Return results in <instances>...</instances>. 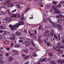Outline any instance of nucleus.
I'll return each mask as SVG.
<instances>
[{"label": "nucleus", "mask_w": 64, "mask_h": 64, "mask_svg": "<svg viewBox=\"0 0 64 64\" xmlns=\"http://www.w3.org/2000/svg\"><path fill=\"white\" fill-rule=\"evenodd\" d=\"M19 26H20V24H19L17 23L14 26H11V24H10L9 25V26L10 28V29H11L12 30L14 31V30H16V29L15 28H17Z\"/></svg>", "instance_id": "f257e3e1"}, {"label": "nucleus", "mask_w": 64, "mask_h": 64, "mask_svg": "<svg viewBox=\"0 0 64 64\" xmlns=\"http://www.w3.org/2000/svg\"><path fill=\"white\" fill-rule=\"evenodd\" d=\"M52 7L55 10L54 11V12L55 13H57V14H59V13H60V12H59V11L58 10H57V7L55 6H52Z\"/></svg>", "instance_id": "f03ea898"}, {"label": "nucleus", "mask_w": 64, "mask_h": 64, "mask_svg": "<svg viewBox=\"0 0 64 64\" xmlns=\"http://www.w3.org/2000/svg\"><path fill=\"white\" fill-rule=\"evenodd\" d=\"M44 36L48 37V36H51V33L48 31H46L44 34Z\"/></svg>", "instance_id": "7ed1b4c3"}, {"label": "nucleus", "mask_w": 64, "mask_h": 64, "mask_svg": "<svg viewBox=\"0 0 64 64\" xmlns=\"http://www.w3.org/2000/svg\"><path fill=\"white\" fill-rule=\"evenodd\" d=\"M11 36L12 37H10V38L12 40V41H14L16 39L15 37L16 36L15 34H11Z\"/></svg>", "instance_id": "20e7f679"}, {"label": "nucleus", "mask_w": 64, "mask_h": 64, "mask_svg": "<svg viewBox=\"0 0 64 64\" xmlns=\"http://www.w3.org/2000/svg\"><path fill=\"white\" fill-rule=\"evenodd\" d=\"M24 44L26 47H28L30 45V42L29 41H26L24 42Z\"/></svg>", "instance_id": "39448f33"}, {"label": "nucleus", "mask_w": 64, "mask_h": 64, "mask_svg": "<svg viewBox=\"0 0 64 64\" xmlns=\"http://www.w3.org/2000/svg\"><path fill=\"white\" fill-rule=\"evenodd\" d=\"M12 52V53H13L14 55H17V54H18V53H19V52L15 50H13Z\"/></svg>", "instance_id": "423d86ee"}, {"label": "nucleus", "mask_w": 64, "mask_h": 64, "mask_svg": "<svg viewBox=\"0 0 64 64\" xmlns=\"http://www.w3.org/2000/svg\"><path fill=\"white\" fill-rule=\"evenodd\" d=\"M5 20L6 21L8 22H11V19L8 17L6 18Z\"/></svg>", "instance_id": "0eeeda50"}, {"label": "nucleus", "mask_w": 64, "mask_h": 64, "mask_svg": "<svg viewBox=\"0 0 64 64\" xmlns=\"http://www.w3.org/2000/svg\"><path fill=\"white\" fill-rule=\"evenodd\" d=\"M57 27L60 31H62V26H61L60 24H58L57 25Z\"/></svg>", "instance_id": "6e6552de"}, {"label": "nucleus", "mask_w": 64, "mask_h": 64, "mask_svg": "<svg viewBox=\"0 0 64 64\" xmlns=\"http://www.w3.org/2000/svg\"><path fill=\"white\" fill-rule=\"evenodd\" d=\"M15 34L17 36H19L21 35V33L18 31H16Z\"/></svg>", "instance_id": "1a4fd4ad"}, {"label": "nucleus", "mask_w": 64, "mask_h": 64, "mask_svg": "<svg viewBox=\"0 0 64 64\" xmlns=\"http://www.w3.org/2000/svg\"><path fill=\"white\" fill-rule=\"evenodd\" d=\"M46 60V58H45L40 59V61L41 62H45Z\"/></svg>", "instance_id": "9d476101"}, {"label": "nucleus", "mask_w": 64, "mask_h": 64, "mask_svg": "<svg viewBox=\"0 0 64 64\" xmlns=\"http://www.w3.org/2000/svg\"><path fill=\"white\" fill-rule=\"evenodd\" d=\"M6 11L8 12V14L9 15H12V14H13V13H12V12H10V10H9V9H8L6 10Z\"/></svg>", "instance_id": "9b49d317"}, {"label": "nucleus", "mask_w": 64, "mask_h": 64, "mask_svg": "<svg viewBox=\"0 0 64 64\" xmlns=\"http://www.w3.org/2000/svg\"><path fill=\"white\" fill-rule=\"evenodd\" d=\"M29 57H30V55L27 56H25L24 58V60H27L29 58Z\"/></svg>", "instance_id": "f8f14e48"}, {"label": "nucleus", "mask_w": 64, "mask_h": 64, "mask_svg": "<svg viewBox=\"0 0 64 64\" xmlns=\"http://www.w3.org/2000/svg\"><path fill=\"white\" fill-rule=\"evenodd\" d=\"M56 51H57V52H61V53H63V51H62L61 50V49H56Z\"/></svg>", "instance_id": "ddd939ff"}, {"label": "nucleus", "mask_w": 64, "mask_h": 64, "mask_svg": "<svg viewBox=\"0 0 64 64\" xmlns=\"http://www.w3.org/2000/svg\"><path fill=\"white\" fill-rule=\"evenodd\" d=\"M4 42L5 44H6V45L9 44V42L8 41H4Z\"/></svg>", "instance_id": "4468645a"}, {"label": "nucleus", "mask_w": 64, "mask_h": 64, "mask_svg": "<svg viewBox=\"0 0 64 64\" xmlns=\"http://www.w3.org/2000/svg\"><path fill=\"white\" fill-rule=\"evenodd\" d=\"M20 24L19 23H18L20 25H20H24V22H22V21H20Z\"/></svg>", "instance_id": "2eb2a0df"}, {"label": "nucleus", "mask_w": 64, "mask_h": 64, "mask_svg": "<svg viewBox=\"0 0 64 64\" xmlns=\"http://www.w3.org/2000/svg\"><path fill=\"white\" fill-rule=\"evenodd\" d=\"M20 47V46L19 44H16L14 46L15 48H19Z\"/></svg>", "instance_id": "dca6fc26"}, {"label": "nucleus", "mask_w": 64, "mask_h": 64, "mask_svg": "<svg viewBox=\"0 0 64 64\" xmlns=\"http://www.w3.org/2000/svg\"><path fill=\"white\" fill-rule=\"evenodd\" d=\"M22 51H24L25 53H27L28 52V49L27 48H26L25 50H22Z\"/></svg>", "instance_id": "f3484780"}, {"label": "nucleus", "mask_w": 64, "mask_h": 64, "mask_svg": "<svg viewBox=\"0 0 64 64\" xmlns=\"http://www.w3.org/2000/svg\"><path fill=\"white\" fill-rule=\"evenodd\" d=\"M62 4H58V5H55L56 7H61V5H62Z\"/></svg>", "instance_id": "a211bd4d"}, {"label": "nucleus", "mask_w": 64, "mask_h": 64, "mask_svg": "<svg viewBox=\"0 0 64 64\" xmlns=\"http://www.w3.org/2000/svg\"><path fill=\"white\" fill-rule=\"evenodd\" d=\"M58 64H62L63 62V61L62 60H58Z\"/></svg>", "instance_id": "6ab92c4d"}, {"label": "nucleus", "mask_w": 64, "mask_h": 64, "mask_svg": "<svg viewBox=\"0 0 64 64\" xmlns=\"http://www.w3.org/2000/svg\"><path fill=\"white\" fill-rule=\"evenodd\" d=\"M49 21L50 23H52V25H55V24H54V22H52V21L50 20H49Z\"/></svg>", "instance_id": "aec40b11"}, {"label": "nucleus", "mask_w": 64, "mask_h": 64, "mask_svg": "<svg viewBox=\"0 0 64 64\" xmlns=\"http://www.w3.org/2000/svg\"><path fill=\"white\" fill-rule=\"evenodd\" d=\"M57 46H56V48H59V47L60 46V43H58L57 44Z\"/></svg>", "instance_id": "412c9836"}, {"label": "nucleus", "mask_w": 64, "mask_h": 64, "mask_svg": "<svg viewBox=\"0 0 64 64\" xmlns=\"http://www.w3.org/2000/svg\"><path fill=\"white\" fill-rule=\"evenodd\" d=\"M33 56H34V57H37V56H38V55L36 54V53H34L32 55Z\"/></svg>", "instance_id": "4be33fe9"}, {"label": "nucleus", "mask_w": 64, "mask_h": 64, "mask_svg": "<svg viewBox=\"0 0 64 64\" xmlns=\"http://www.w3.org/2000/svg\"><path fill=\"white\" fill-rule=\"evenodd\" d=\"M17 17V14H14L12 16V17H15L16 18Z\"/></svg>", "instance_id": "5701e85b"}, {"label": "nucleus", "mask_w": 64, "mask_h": 64, "mask_svg": "<svg viewBox=\"0 0 64 64\" xmlns=\"http://www.w3.org/2000/svg\"><path fill=\"white\" fill-rule=\"evenodd\" d=\"M62 21V20L61 18H60L58 20V23H60Z\"/></svg>", "instance_id": "b1692460"}, {"label": "nucleus", "mask_w": 64, "mask_h": 64, "mask_svg": "<svg viewBox=\"0 0 64 64\" xmlns=\"http://www.w3.org/2000/svg\"><path fill=\"white\" fill-rule=\"evenodd\" d=\"M50 63L51 64H56V62L53 61H51Z\"/></svg>", "instance_id": "393cba45"}, {"label": "nucleus", "mask_w": 64, "mask_h": 64, "mask_svg": "<svg viewBox=\"0 0 64 64\" xmlns=\"http://www.w3.org/2000/svg\"><path fill=\"white\" fill-rule=\"evenodd\" d=\"M30 36H33V37H35V34L34 33H32V34H30Z\"/></svg>", "instance_id": "a878e982"}, {"label": "nucleus", "mask_w": 64, "mask_h": 64, "mask_svg": "<svg viewBox=\"0 0 64 64\" xmlns=\"http://www.w3.org/2000/svg\"><path fill=\"white\" fill-rule=\"evenodd\" d=\"M38 41L39 42V43H41L42 42H43V40H41V39H38Z\"/></svg>", "instance_id": "bb28decb"}, {"label": "nucleus", "mask_w": 64, "mask_h": 64, "mask_svg": "<svg viewBox=\"0 0 64 64\" xmlns=\"http://www.w3.org/2000/svg\"><path fill=\"white\" fill-rule=\"evenodd\" d=\"M20 20H24V16L22 15L21 17L20 18Z\"/></svg>", "instance_id": "cd10ccee"}, {"label": "nucleus", "mask_w": 64, "mask_h": 64, "mask_svg": "<svg viewBox=\"0 0 64 64\" xmlns=\"http://www.w3.org/2000/svg\"><path fill=\"white\" fill-rule=\"evenodd\" d=\"M30 9V8H28L26 10L25 12V13H26V12H27L28 10H29Z\"/></svg>", "instance_id": "c85d7f7f"}, {"label": "nucleus", "mask_w": 64, "mask_h": 64, "mask_svg": "<svg viewBox=\"0 0 64 64\" xmlns=\"http://www.w3.org/2000/svg\"><path fill=\"white\" fill-rule=\"evenodd\" d=\"M6 35V33L5 32H4L2 34V36L3 37H5Z\"/></svg>", "instance_id": "c756f323"}, {"label": "nucleus", "mask_w": 64, "mask_h": 64, "mask_svg": "<svg viewBox=\"0 0 64 64\" xmlns=\"http://www.w3.org/2000/svg\"><path fill=\"white\" fill-rule=\"evenodd\" d=\"M0 29H5V27L2 26H0Z\"/></svg>", "instance_id": "7c9ffc66"}, {"label": "nucleus", "mask_w": 64, "mask_h": 64, "mask_svg": "<svg viewBox=\"0 0 64 64\" xmlns=\"http://www.w3.org/2000/svg\"><path fill=\"white\" fill-rule=\"evenodd\" d=\"M0 63L2 64H4V62L2 60H0Z\"/></svg>", "instance_id": "2f4dec72"}, {"label": "nucleus", "mask_w": 64, "mask_h": 64, "mask_svg": "<svg viewBox=\"0 0 64 64\" xmlns=\"http://www.w3.org/2000/svg\"><path fill=\"white\" fill-rule=\"evenodd\" d=\"M46 44H47L48 46H50V42H48Z\"/></svg>", "instance_id": "473e14b6"}, {"label": "nucleus", "mask_w": 64, "mask_h": 64, "mask_svg": "<svg viewBox=\"0 0 64 64\" xmlns=\"http://www.w3.org/2000/svg\"><path fill=\"white\" fill-rule=\"evenodd\" d=\"M60 18H64V15H62L61 14H60Z\"/></svg>", "instance_id": "72a5a7b5"}, {"label": "nucleus", "mask_w": 64, "mask_h": 64, "mask_svg": "<svg viewBox=\"0 0 64 64\" xmlns=\"http://www.w3.org/2000/svg\"><path fill=\"white\" fill-rule=\"evenodd\" d=\"M54 38H56V39H58V36H56L55 34H54Z\"/></svg>", "instance_id": "f704fd0d"}, {"label": "nucleus", "mask_w": 64, "mask_h": 64, "mask_svg": "<svg viewBox=\"0 0 64 64\" xmlns=\"http://www.w3.org/2000/svg\"><path fill=\"white\" fill-rule=\"evenodd\" d=\"M10 2H11V0H9L8 1H7L6 2V4H8V3H10Z\"/></svg>", "instance_id": "c9c22d12"}, {"label": "nucleus", "mask_w": 64, "mask_h": 64, "mask_svg": "<svg viewBox=\"0 0 64 64\" xmlns=\"http://www.w3.org/2000/svg\"><path fill=\"white\" fill-rule=\"evenodd\" d=\"M64 48V46H60L59 47V49H61V48Z\"/></svg>", "instance_id": "e433bc0d"}, {"label": "nucleus", "mask_w": 64, "mask_h": 64, "mask_svg": "<svg viewBox=\"0 0 64 64\" xmlns=\"http://www.w3.org/2000/svg\"><path fill=\"white\" fill-rule=\"evenodd\" d=\"M13 60V58H11L9 60V62H11V61H12Z\"/></svg>", "instance_id": "4c0bfd02"}, {"label": "nucleus", "mask_w": 64, "mask_h": 64, "mask_svg": "<svg viewBox=\"0 0 64 64\" xmlns=\"http://www.w3.org/2000/svg\"><path fill=\"white\" fill-rule=\"evenodd\" d=\"M57 2L54 1H53V4H55L56 5V4H57Z\"/></svg>", "instance_id": "58836bf2"}, {"label": "nucleus", "mask_w": 64, "mask_h": 64, "mask_svg": "<svg viewBox=\"0 0 64 64\" xmlns=\"http://www.w3.org/2000/svg\"><path fill=\"white\" fill-rule=\"evenodd\" d=\"M58 40H61V38H60V35L59 34H58Z\"/></svg>", "instance_id": "ea45409f"}, {"label": "nucleus", "mask_w": 64, "mask_h": 64, "mask_svg": "<svg viewBox=\"0 0 64 64\" xmlns=\"http://www.w3.org/2000/svg\"><path fill=\"white\" fill-rule=\"evenodd\" d=\"M60 15H57L56 16V18H60Z\"/></svg>", "instance_id": "a19ab883"}, {"label": "nucleus", "mask_w": 64, "mask_h": 64, "mask_svg": "<svg viewBox=\"0 0 64 64\" xmlns=\"http://www.w3.org/2000/svg\"><path fill=\"white\" fill-rule=\"evenodd\" d=\"M16 16L18 17H20V16H21V15H20V14H17Z\"/></svg>", "instance_id": "79ce46f5"}, {"label": "nucleus", "mask_w": 64, "mask_h": 64, "mask_svg": "<svg viewBox=\"0 0 64 64\" xmlns=\"http://www.w3.org/2000/svg\"><path fill=\"white\" fill-rule=\"evenodd\" d=\"M18 42H19V43H22L23 41V40H19Z\"/></svg>", "instance_id": "37998d69"}, {"label": "nucleus", "mask_w": 64, "mask_h": 64, "mask_svg": "<svg viewBox=\"0 0 64 64\" xmlns=\"http://www.w3.org/2000/svg\"><path fill=\"white\" fill-rule=\"evenodd\" d=\"M14 64H18V62L17 61L15 62L14 63Z\"/></svg>", "instance_id": "c03bdc74"}, {"label": "nucleus", "mask_w": 64, "mask_h": 64, "mask_svg": "<svg viewBox=\"0 0 64 64\" xmlns=\"http://www.w3.org/2000/svg\"><path fill=\"white\" fill-rule=\"evenodd\" d=\"M13 6H14V4H10V7H11L12 6L13 7Z\"/></svg>", "instance_id": "a18cd8bd"}, {"label": "nucleus", "mask_w": 64, "mask_h": 64, "mask_svg": "<svg viewBox=\"0 0 64 64\" xmlns=\"http://www.w3.org/2000/svg\"><path fill=\"white\" fill-rule=\"evenodd\" d=\"M42 28V26H40L39 27V29L40 30H41V29Z\"/></svg>", "instance_id": "49530a36"}, {"label": "nucleus", "mask_w": 64, "mask_h": 64, "mask_svg": "<svg viewBox=\"0 0 64 64\" xmlns=\"http://www.w3.org/2000/svg\"><path fill=\"white\" fill-rule=\"evenodd\" d=\"M24 33H27V30H26V29L24 30Z\"/></svg>", "instance_id": "de8ad7c7"}, {"label": "nucleus", "mask_w": 64, "mask_h": 64, "mask_svg": "<svg viewBox=\"0 0 64 64\" xmlns=\"http://www.w3.org/2000/svg\"><path fill=\"white\" fill-rule=\"evenodd\" d=\"M17 7H18V8H21V7H20V6L19 5H18L17 6Z\"/></svg>", "instance_id": "09e8293b"}, {"label": "nucleus", "mask_w": 64, "mask_h": 64, "mask_svg": "<svg viewBox=\"0 0 64 64\" xmlns=\"http://www.w3.org/2000/svg\"><path fill=\"white\" fill-rule=\"evenodd\" d=\"M19 39H24V38L23 37H20L19 38Z\"/></svg>", "instance_id": "8fccbe9b"}, {"label": "nucleus", "mask_w": 64, "mask_h": 64, "mask_svg": "<svg viewBox=\"0 0 64 64\" xmlns=\"http://www.w3.org/2000/svg\"><path fill=\"white\" fill-rule=\"evenodd\" d=\"M36 39V38H35V36H34L33 38H32V40H35Z\"/></svg>", "instance_id": "3c124183"}, {"label": "nucleus", "mask_w": 64, "mask_h": 64, "mask_svg": "<svg viewBox=\"0 0 64 64\" xmlns=\"http://www.w3.org/2000/svg\"><path fill=\"white\" fill-rule=\"evenodd\" d=\"M49 55V56H52V54L51 53H50Z\"/></svg>", "instance_id": "603ef678"}, {"label": "nucleus", "mask_w": 64, "mask_h": 64, "mask_svg": "<svg viewBox=\"0 0 64 64\" xmlns=\"http://www.w3.org/2000/svg\"><path fill=\"white\" fill-rule=\"evenodd\" d=\"M50 11L51 12H53V9L51 8L50 10Z\"/></svg>", "instance_id": "864d4df0"}, {"label": "nucleus", "mask_w": 64, "mask_h": 64, "mask_svg": "<svg viewBox=\"0 0 64 64\" xmlns=\"http://www.w3.org/2000/svg\"><path fill=\"white\" fill-rule=\"evenodd\" d=\"M8 7H10V4H8L7 5Z\"/></svg>", "instance_id": "5fc2aeb1"}, {"label": "nucleus", "mask_w": 64, "mask_h": 64, "mask_svg": "<svg viewBox=\"0 0 64 64\" xmlns=\"http://www.w3.org/2000/svg\"><path fill=\"white\" fill-rule=\"evenodd\" d=\"M53 49H54V50H56V48L54 46H53Z\"/></svg>", "instance_id": "6e6d98bb"}, {"label": "nucleus", "mask_w": 64, "mask_h": 64, "mask_svg": "<svg viewBox=\"0 0 64 64\" xmlns=\"http://www.w3.org/2000/svg\"><path fill=\"white\" fill-rule=\"evenodd\" d=\"M44 42H45V43H46V44H47V43L46 42V40H45V39H44Z\"/></svg>", "instance_id": "4d7b16f0"}, {"label": "nucleus", "mask_w": 64, "mask_h": 64, "mask_svg": "<svg viewBox=\"0 0 64 64\" xmlns=\"http://www.w3.org/2000/svg\"><path fill=\"white\" fill-rule=\"evenodd\" d=\"M31 44H34V42H33V41H32V40L31 41Z\"/></svg>", "instance_id": "13d9d810"}, {"label": "nucleus", "mask_w": 64, "mask_h": 64, "mask_svg": "<svg viewBox=\"0 0 64 64\" xmlns=\"http://www.w3.org/2000/svg\"><path fill=\"white\" fill-rule=\"evenodd\" d=\"M29 63V62L28 61H27L25 63V64H28Z\"/></svg>", "instance_id": "bf43d9fd"}, {"label": "nucleus", "mask_w": 64, "mask_h": 64, "mask_svg": "<svg viewBox=\"0 0 64 64\" xmlns=\"http://www.w3.org/2000/svg\"><path fill=\"white\" fill-rule=\"evenodd\" d=\"M16 10H17L16 9H15L14 10H12V12H15V11H16Z\"/></svg>", "instance_id": "052dcab7"}, {"label": "nucleus", "mask_w": 64, "mask_h": 64, "mask_svg": "<svg viewBox=\"0 0 64 64\" xmlns=\"http://www.w3.org/2000/svg\"><path fill=\"white\" fill-rule=\"evenodd\" d=\"M3 32H4L1 30H0V33H3Z\"/></svg>", "instance_id": "680f3d73"}, {"label": "nucleus", "mask_w": 64, "mask_h": 64, "mask_svg": "<svg viewBox=\"0 0 64 64\" xmlns=\"http://www.w3.org/2000/svg\"><path fill=\"white\" fill-rule=\"evenodd\" d=\"M34 32L36 34H37V31L36 30H34Z\"/></svg>", "instance_id": "e2e57ef3"}, {"label": "nucleus", "mask_w": 64, "mask_h": 64, "mask_svg": "<svg viewBox=\"0 0 64 64\" xmlns=\"http://www.w3.org/2000/svg\"><path fill=\"white\" fill-rule=\"evenodd\" d=\"M40 61H38V62L37 64H41V63H40Z\"/></svg>", "instance_id": "0e129e2a"}, {"label": "nucleus", "mask_w": 64, "mask_h": 64, "mask_svg": "<svg viewBox=\"0 0 64 64\" xmlns=\"http://www.w3.org/2000/svg\"><path fill=\"white\" fill-rule=\"evenodd\" d=\"M22 57H25V56H25L24 54H22Z\"/></svg>", "instance_id": "69168bd1"}, {"label": "nucleus", "mask_w": 64, "mask_h": 64, "mask_svg": "<svg viewBox=\"0 0 64 64\" xmlns=\"http://www.w3.org/2000/svg\"><path fill=\"white\" fill-rule=\"evenodd\" d=\"M13 45V43H12V44H11V47H12Z\"/></svg>", "instance_id": "338daca9"}, {"label": "nucleus", "mask_w": 64, "mask_h": 64, "mask_svg": "<svg viewBox=\"0 0 64 64\" xmlns=\"http://www.w3.org/2000/svg\"><path fill=\"white\" fill-rule=\"evenodd\" d=\"M50 35H51V36H53V34L52 33H50Z\"/></svg>", "instance_id": "774afa93"}]
</instances>
